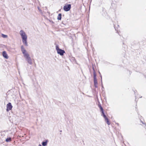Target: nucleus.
<instances>
[{
  "mask_svg": "<svg viewBox=\"0 0 146 146\" xmlns=\"http://www.w3.org/2000/svg\"><path fill=\"white\" fill-rule=\"evenodd\" d=\"M142 98V96H141V97H140V98Z\"/></svg>",
  "mask_w": 146,
  "mask_h": 146,
  "instance_id": "c9c22d12",
  "label": "nucleus"
},
{
  "mask_svg": "<svg viewBox=\"0 0 146 146\" xmlns=\"http://www.w3.org/2000/svg\"><path fill=\"white\" fill-rule=\"evenodd\" d=\"M100 76L101 77V79H102V76L101 75V74H100Z\"/></svg>",
  "mask_w": 146,
  "mask_h": 146,
  "instance_id": "393cba45",
  "label": "nucleus"
},
{
  "mask_svg": "<svg viewBox=\"0 0 146 146\" xmlns=\"http://www.w3.org/2000/svg\"><path fill=\"white\" fill-rule=\"evenodd\" d=\"M101 86H102V90H104V86H103V85H102Z\"/></svg>",
  "mask_w": 146,
  "mask_h": 146,
  "instance_id": "a211bd4d",
  "label": "nucleus"
},
{
  "mask_svg": "<svg viewBox=\"0 0 146 146\" xmlns=\"http://www.w3.org/2000/svg\"><path fill=\"white\" fill-rule=\"evenodd\" d=\"M38 9L40 12H42V10L40 9V7H38Z\"/></svg>",
  "mask_w": 146,
  "mask_h": 146,
  "instance_id": "dca6fc26",
  "label": "nucleus"
},
{
  "mask_svg": "<svg viewBox=\"0 0 146 146\" xmlns=\"http://www.w3.org/2000/svg\"><path fill=\"white\" fill-rule=\"evenodd\" d=\"M105 122L107 123L108 125L110 124V121L109 119L107 117L104 118Z\"/></svg>",
  "mask_w": 146,
  "mask_h": 146,
  "instance_id": "6e6552de",
  "label": "nucleus"
},
{
  "mask_svg": "<svg viewBox=\"0 0 146 146\" xmlns=\"http://www.w3.org/2000/svg\"><path fill=\"white\" fill-rule=\"evenodd\" d=\"M99 72V74H100H100H100V72Z\"/></svg>",
  "mask_w": 146,
  "mask_h": 146,
  "instance_id": "2f4dec72",
  "label": "nucleus"
},
{
  "mask_svg": "<svg viewBox=\"0 0 146 146\" xmlns=\"http://www.w3.org/2000/svg\"><path fill=\"white\" fill-rule=\"evenodd\" d=\"M96 74L94 73V84H98L97 80L96 78Z\"/></svg>",
  "mask_w": 146,
  "mask_h": 146,
  "instance_id": "0eeeda50",
  "label": "nucleus"
},
{
  "mask_svg": "<svg viewBox=\"0 0 146 146\" xmlns=\"http://www.w3.org/2000/svg\"><path fill=\"white\" fill-rule=\"evenodd\" d=\"M116 124L117 125H119V124L118 123H116Z\"/></svg>",
  "mask_w": 146,
  "mask_h": 146,
  "instance_id": "c756f323",
  "label": "nucleus"
},
{
  "mask_svg": "<svg viewBox=\"0 0 146 146\" xmlns=\"http://www.w3.org/2000/svg\"><path fill=\"white\" fill-rule=\"evenodd\" d=\"M50 21L52 22V23H54V22L52 20H50Z\"/></svg>",
  "mask_w": 146,
  "mask_h": 146,
  "instance_id": "5701e85b",
  "label": "nucleus"
},
{
  "mask_svg": "<svg viewBox=\"0 0 146 146\" xmlns=\"http://www.w3.org/2000/svg\"><path fill=\"white\" fill-rule=\"evenodd\" d=\"M20 33L22 39V42L25 46H28V44L27 41V37L25 32L21 30L20 31Z\"/></svg>",
  "mask_w": 146,
  "mask_h": 146,
  "instance_id": "f03ea898",
  "label": "nucleus"
},
{
  "mask_svg": "<svg viewBox=\"0 0 146 146\" xmlns=\"http://www.w3.org/2000/svg\"><path fill=\"white\" fill-rule=\"evenodd\" d=\"M12 107L13 106L11 103L9 102L7 105L6 110H12Z\"/></svg>",
  "mask_w": 146,
  "mask_h": 146,
  "instance_id": "39448f33",
  "label": "nucleus"
},
{
  "mask_svg": "<svg viewBox=\"0 0 146 146\" xmlns=\"http://www.w3.org/2000/svg\"><path fill=\"white\" fill-rule=\"evenodd\" d=\"M101 83L102 85H103V83H102V79L101 80Z\"/></svg>",
  "mask_w": 146,
  "mask_h": 146,
  "instance_id": "aec40b11",
  "label": "nucleus"
},
{
  "mask_svg": "<svg viewBox=\"0 0 146 146\" xmlns=\"http://www.w3.org/2000/svg\"><path fill=\"white\" fill-rule=\"evenodd\" d=\"M98 107L100 108V110H104L99 102L98 104Z\"/></svg>",
  "mask_w": 146,
  "mask_h": 146,
  "instance_id": "4468645a",
  "label": "nucleus"
},
{
  "mask_svg": "<svg viewBox=\"0 0 146 146\" xmlns=\"http://www.w3.org/2000/svg\"><path fill=\"white\" fill-rule=\"evenodd\" d=\"M72 60H73L74 61H76L75 59L74 58H72Z\"/></svg>",
  "mask_w": 146,
  "mask_h": 146,
  "instance_id": "412c9836",
  "label": "nucleus"
},
{
  "mask_svg": "<svg viewBox=\"0 0 146 146\" xmlns=\"http://www.w3.org/2000/svg\"><path fill=\"white\" fill-rule=\"evenodd\" d=\"M115 30H116V29L115 28Z\"/></svg>",
  "mask_w": 146,
  "mask_h": 146,
  "instance_id": "f704fd0d",
  "label": "nucleus"
},
{
  "mask_svg": "<svg viewBox=\"0 0 146 146\" xmlns=\"http://www.w3.org/2000/svg\"><path fill=\"white\" fill-rule=\"evenodd\" d=\"M7 110V111L8 112L10 110Z\"/></svg>",
  "mask_w": 146,
  "mask_h": 146,
  "instance_id": "c85d7f7f",
  "label": "nucleus"
},
{
  "mask_svg": "<svg viewBox=\"0 0 146 146\" xmlns=\"http://www.w3.org/2000/svg\"><path fill=\"white\" fill-rule=\"evenodd\" d=\"M6 131L7 132H8V130H7V131Z\"/></svg>",
  "mask_w": 146,
  "mask_h": 146,
  "instance_id": "473e14b6",
  "label": "nucleus"
},
{
  "mask_svg": "<svg viewBox=\"0 0 146 146\" xmlns=\"http://www.w3.org/2000/svg\"><path fill=\"white\" fill-rule=\"evenodd\" d=\"M62 131V130H61L60 131V132H61Z\"/></svg>",
  "mask_w": 146,
  "mask_h": 146,
  "instance_id": "cd10ccee",
  "label": "nucleus"
},
{
  "mask_svg": "<svg viewBox=\"0 0 146 146\" xmlns=\"http://www.w3.org/2000/svg\"><path fill=\"white\" fill-rule=\"evenodd\" d=\"M71 8V5L70 4H67L64 6L63 9L65 11H69Z\"/></svg>",
  "mask_w": 146,
  "mask_h": 146,
  "instance_id": "20e7f679",
  "label": "nucleus"
},
{
  "mask_svg": "<svg viewBox=\"0 0 146 146\" xmlns=\"http://www.w3.org/2000/svg\"><path fill=\"white\" fill-rule=\"evenodd\" d=\"M21 51L23 54L26 60L28 63L30 65L32 64V60L30 57L29 54L27 52L26 50L25 49L23 46H21Z\"/></svg>",
  "mask_w": 146,
  "mask_h": 146,
  "instance_id": "f257e3e1",
  "label": "nucleus"
},
{
  "mask_svg": "<svg viewBox=\"0 0 146 146\" xmlns=\"http://www.w3.org/2000/svg\"><path fill=\"white\" fill-rule=\"evenodd\" d=\"M62 14L61 13H59L58 14L57 17V19L58 20H61V19Z\"/></svg>",
  "mask_w": 146,
  "mask_h": 146,
  "instance_id": "ddd939ff",
  "label": "nucleus"
},
{
  "mask_svg": "<svg viewBox=\"0 0 146 146\" xmlns=\"http://www.w3.org/2000/svg\"><path fill=\"white\" fill-rule=\"evenodd\" d=\"M100 111L101 112V116H103L104 118L107 117L106 115L105 114L104 110H100Z\"/></svg>",
  "mask_w": 146,
  "mask_h": 146,
  "instance_id": "9d476101",
  "label": "nucleus"
},
{
  "mask_svg": "<svg viewBox=\"0 0 146 146\" xmlns=\"http://www.w3.org/2000/svg\"><path fill=\"white\" fill-rule=\"evenodd\" d=\"M48 142V139L46 140L45 141H43L42 143V144L43 146H46L47 145V143Z\"/></svg>",
  "mask_w": 146,
  "mask_h": 146,
  "instance_id": "1a4fd4ad",
  "label": "nucleus"
},
{
  "mask_svg": "<svg viewBox=\"0 0 146 146\" xmlns=\"http://www.w3.org/2000/svg\"><path fill=\"white\" fill-rule=\"evenodd\" d=\"M145 124V127H146V124H145V123L144 124Z\"/></svg>",
  "mask_w": 146,
  "mask_h": 146,
  "instance_id": "7c9ffc66",
  "label": "nucleus"
},
{
  "mask_svg": "<svg viewBox=\"0 0 146 146\" xmlns=\"http://www.w3.org/2000/svg\"><path fill=\"white\" fill-rule=\"evenodd\" d=\"M20 105H19V108L21 109H22V108H23V109H25L24 108V105L22 103H21V104L20 103Z\"/></svg>",
  "mask_w": 146,
  "mask_h": 146,
  "instance_id": "f8f14e48",
  "label": "nucleus"
},
{
  "mask_svg": "<svg viewBox=\"0 0 146 146\" xmlns=\"http://www.w3.org/2000/svg\"><path fill=\"white\" fill-rule=\"evenodd\" d=\"M56 49L57 51V53L61 56H63L64 54L65 53L64 50L60 49L58 45L56 44Z\"/></svg>",
  "mask_w": 146,
  "mask_h": 146,
  "instance_id": "7ed1b4c3",
  "label": "nucleus"
},
{
  "mask_svg": "<svg viewBox=\"0 0 146 146\" xmlns=\"http://www.w3.org/2000/svg\"><path fill=\"white\" fill-rule=\"evenodd\" d=\"M137 91L136 90H135L134 91V93L135 94L136 92Z\"/></svg>",
  "mask_w": 146,
  "mask_h": 146,
  "instance_id": "a878e982",
  "label": "nucleus"
},
{
  "mask_svg": "<svg viewBox=\"0 0 146 146\" xmlns=\"http://www.w3.org/2000/svg\"><path fill=\"white\" fill-rule=\"evenodd\" d=\"M12 140V139L11 137H7L5 139V141L7 142H11Z\"/></svg>",
  "mask_w": 146,
  "mask_h": 146,
  "instance_id": "9b49d317",
  "label": "nucleus"
},
{
  "mask_svg": "<svg viewBox=\"0 0 146 146\" xmlns=\"http://www.w3.org/2000/svg\"><path fill=\"white\" fill-rule=\"evenodd\" d=\"M93 74H94V73L95 74H96V72H95V70H94V68L93 67Z\"/></svg>",
  "mask_w": 146,
  "mask_h": 146,
  "instance_id": "f3484780",
  "label": "nucleus"
},
{
  "mask_svg": "<svg viewBox=\"0 0 146 146\" xmlns=\"http://www.w3.org/2000/svg\"><path fill=\"white\" fill-rule=\"evenodd\" d=\"M97 84H94V86L95 88H97L98 87Z\"/></svg>",
  "mask_w": 146,
  "mask_h": 146,
  "instance_id": "6ab92c4d",
  "label": "nucleus"
},
{
  "mask_svg": "<svg viewBox=\"0 0 146 146\" xmlns=\"http://www.w3.org/2000/svg\"><path fill=\"white\" fill-rule=\"evenodd\" d=\"M135 99H136L137 98V96H136V95H135ZM135 101L137 103V101L136 100H135Z\"/></svg>",
  "mask_w": 146,
  "mask_h": 146,
  "instance_id": "4be33fe9",
  "label": "nucleus"
},
{
  "mask_svg": "<svg viewBox=\"0 0 146 146\" xmlns=\"http://www.w3.org/2000/svg\"><path fill=\"white\" fill-rule=\"evenodd\" d=\"M38 146H42L40 144H39Z\"/></svg>",
  "mask_w": 146,
  "mask_h": 146,
  "instance_id": "bb28decb",
  "label": "nucleus"
},
{
  "mask_svg": "<svg viewBox=\"0 0 146 146\" xmlns=\"http://www.w3.org/2000/svg\"><path fill=\"white\" fill-rule=\"evenodd\" d=\"M2 55L6 59H8V56L6 52L5 51H3L2 52Z\"/></svg>",
  "mask_w": 146,
  "mask_h": 146,
  "instance_id": "423d86ee",
  "label": "nucleus"
},
{
  "mask_svg": "<svg viewBox=\"0 0 146 146\" xmlns=\"http://www.w3.org/2000/svg\"><path fill=\"white\" fill-rule=\"evenodd\" d=\"M140 121H141V122L142 123V124H145V123H144L143 122V121H142L141 120V119H140Z\"/></svg>",
  "mask_w": 146,
  "mask_h": 146,
  "instance_id": "b1692460",
  "label": "nucleus"
},
{
  "mask_svg": "<svg viewBox=\"0 0 146 146\" xmlns=\"http://www.w3.org/2000/svg\"><path fill=\"white\" fill-rule=\"evenodd\" d=\"M118 32H118V31H117V33H118Z\"/></svg>",
  "mask_w": 146,
  "mask_h": 146,
  "instance_id": "72a5a7b5",
  "label": "nucleus"
},
{
  "mask_svg": "<svg viewBox=\"0 0 146 146\" xmlns=\"http://www.w3.org/2000/svg\"><path fill=\"white\" fill-rule=\"evenodd\" d=\"M3 38H6L7 37V36L6 35L2 34H1Z\"/></svg>",
  "mask_w": 146,
  "mask_h": 146,
  "instance_id": "2eb2a0df",
  "label": "nucleus"
}]
</instances>
